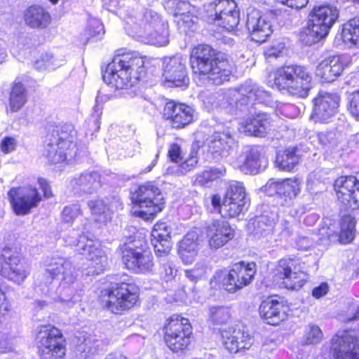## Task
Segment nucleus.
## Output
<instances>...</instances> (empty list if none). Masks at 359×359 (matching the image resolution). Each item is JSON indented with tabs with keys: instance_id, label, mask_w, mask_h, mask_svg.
<instances>
[{
	"instance_id": "nucleus-1",
	"label": "nucleus",
	"mask_w": 359,
	"mask_h": 359,
	"mask_svg": "<svg viewBox=\"0 0 359 359\" xmlns=\"http://www.w3.org/2000/svg\"><path fill=\"white\" fill-rule=\"evenodd\" d=\"M270 101L269 92L248 81L238 88L229 90L227 93L210 96L205 103L211 109H220L226 114L238 116L249 111L250 106L255 102L267 104Z\"/></svg>"
},
{
	"instance_id": "nucleus-2",
	"label": "nucleus",
	"mask_w": 359,
	"mask_h": 359,
	"mask_svg": "<svg viewBox=\"0 0 359 359\" xmlns=\"http://www.w3.org/2000/svg\"><path fill=\"white\" fill-rule=\"evenodd\" d=\"M190 64L195 76L203 82H212L215 85L229 81L231 67L226 59L221 58L211 46L200 44L191 53Z\"/></svg>"
},
{
	"instance_id": "nucleus-3",
	"label": "nucleus",
	"mask_w": 359,
	"mask_h": 359,
	"mask_svg": "<svg viewBox=\"0 0 359 359\" xmlns=\"http://www.w3.org/2000/svg\"><path fill=\"white\" fill-rule=\"evenodd\" d=\"M144 73V57L130 52L116 55L102 72V78L108 85L123 89L134 86Z\"/></svg>"
},
{
	"instance_id": "nucleus-4",
	"label": "nucleus",
	"mask_w": 359,
	"mask_h": 359,
	"mask_svg": "<svg viewBox=\"0 0 359 359\" xmlns=\"http://www.w3.org/2000/svg\"><path fill=\"white\" fill-rule=\"evenodd\" d=\"M44 276L47 283L54 280L60 281L59 299L68 306L81 301V293L76 291L72 285L76 280L77 273L72 264L60 257L47 258L45 261Z\"/></svg>"
},
{
	"instance_id": "nucleus-5",
	"label": "nucleus",
	"mask_w": 359,
	"mask_h": 359,
	"mask_svg": "<svg viewBox=\"0 0 359 359\" xmlns=\"http://www.w3.org/2000/svg\"><path fill=\"white\" fill-rule=\"evenodd\" d=\"M76 132L72 125L57 127L47 137L43 155L51 163L71 160L76 155Z\"/></svg>"
},
{
	"instance_id": "nucleus-6",
	"label": "nucleus",
	"mask_w": 359,
	"mask_h": 359,
	"mask_svg": "<svg viewBox=\"0 0 359 359\" xmlns=\"http://www.w3.org/2000/svg\"><path fill=\"white\" fill-rule=\"evenodd\" d=\"M312 76L307 69L299 65H288L275 72L274 84L280 89L299 97H306L311 88Z\"/></svg>"
},
{
	"instance_id": "nucleus-7",
	"label": "nucleus",
	"mask_w": 359,
	"mask_h": 359,
	"mask_svg": "<svg viewBox=\"0 0 359 359\" xmlns=\"http://www.w3.org/2000/svg\"><path fill=\"white\" fill-rule=\"evenodd\" d=\"M256 271L255 262L245 264L244 262H241L234 264L229 271H216L213 278L221 282L226 291L235 292L252 282Z\"/></svg>"
},
{
	"instance_id": "nucleus-8",
	"label": "nucleus",
	"mask_w": 359,
	"mask_h": 359,
	"mask_svg": "<svg viewBox=\"0 0 359 359\" xmlns=\"http://www.w3.org/2000/svg\"><path fill=\"white\" fill-rule=\"evenodd\" d=\"M339 15L336 7L322 5L313 8L309 15L305 34L312 38V42H317L327 35Z\"/></svg>"
},
{
	"instance_id": "nucleus-9",
	"label": "nucleus",
	"mask_w": 359,
	"mask_h": 359,
	"mask_svg": "<svg viewBox=\"0 0 359 359\" xmlns=\"http://www.w3.org/2000/svg\"><path fill=\"white\" fill-rule=\"evenodd\" d=\"M36 344L41 359H63L65 341L60 330L51 326L40 327L36 335Z\"/></svg>"
},
{
	"instance_id": "nucleus-10",
	"label": "nucleus",
	"mask_w": 359,
	"mask_h": 359,
	"mask_svg": "<svg viewBox=\"0 0 359 359\" xmlns=\"http://www.w3.org/2000/svg\"><path fill=\"white\" fill-rule=\"evenodd\" d=\"M106 294L108 299L105 306L114 313H120L134 306L138 299L139 289L132 283H115Z\"/></svg>"
},
{
	"instance_id": "nucleus-11",
	"label": "nucleus",
	"mask_w": 359,
	"mask_h": 359,
	"mask_svg": "<svg viewBox=\"0 0 359 359\" xmlns=\"http://www.w3.org/2000/svg\"><path fill=\"white\" fill-rule=\"evenodd\" d=\"M165 341L173 352L184 350L190 344L191 326L187 318L172 316L164 327Z\"/></svg>"
},
{
	"instance_id": "nucleus-12",
	"label": "nucleus",
	"mask_w": 359,
	"mask_h": 359,
	"mask_svg": "<svg viewBox=\"0 0 359 359\" xmlns=\"http://www.w3.org/2000/svg\"><path fill=\"white\" fill-rule=\"evenodd\" d=\"M138 36L147 40V43L162 46L168 43V25L161 17L153 11H146L139 31Z\"/></svg>"
},
{
	"instance_id": "nucleus-13",
	"label": "nucleus",
	"mask_w": 359,
	"mask_h": 359,
	"mask_svg": "<svg viewBox=\"0 0 359 359\" xmlns=\"http://www.w3.org/2000/svg\"><path fill=\"white\" fill-rule=\"evenodd\" d=\"M160 196V189L154 183L148 182L139 185L132 194V201L140 208L147 210L139 211L138 215L141 217L154 216L161 212L163 203Z\"/></svg>"
},
{
	"instance_id": "nucleus-14",
	"label": "nucleus",
	"mask_w": 359,
	"mask_h": 359,
	"mask_svg": "<svg viewBox=\"0 0 359 359\" xmlns=\"http://www.w3.org/2000/svg\"><path fill=\"white\" fill-rule=\"evenodd\" d=\"M337 198L345 210L359 208V180L354 176H341L334 183Z\"/></svg>"
},
{
	"instance_id": "nucleus-15",
	"label": "nucleus",
	"mask_w": 359,
	"mask_h": 359,
	"mask_svg": "<svg viewBox=\"0 0 359 359\" xmlns=\"http://www.w3.org/2000/svg\"><path fill=\"white\" fill-rule=\"evenodd\" d=\"M8 199L13 211L18 215H25L38 206L41 196L35 187L31 186L12 188L8 191Z\"/></svg>"
},
{
	"instance_id": "nucleus-16",
	"label": "nucleus",
	"mask_w": 359,
	"mask_h": 359,
	"mask_svg": "<svg viewBox=\"0 0 359 359\" xmlns=\"http://www.w3.org/2000/svg\"><path fill=\"white\" fill-rule=\"evenodd\" d=\"M277 271L280 278L284 280L285 287L290 290L301 288L306 280L307 276L302 271V262L295 257L281 259L278 262Z\"/></svg>"
},
{
	"instance_id": "nucleus-17",
	"label": "nucleus",
	"mask_w": 359,
	"mask_h": 359,
	"mask_svg": "<svg viewBox=\"0 0 359 359\" xmlns=\"http://www.w3.org/2000/svg\"><path fill=\"white\" fill-rule=\"evenodd\" d=\"M210 6L215 11L214 21L217 25L228 31L238 26L240 14L233 0H215Z\"/></svg>"
},
{
	"instance_id": "nucleus-18",
	"label": "nucleus",
	"mask_w": 359,
	"mask_h": 359,
	"mask_svg": "<svg viewBox=\"0 0 359 359\" xmlns=\"http://www.w3.org/2000/svg\"><path fill=\"white\" fill-rule=\"evenodd\" d=\"M76 247L77 251L90 262V266L93 269L90 271L92 273L99 274L106 269L108 265L107 255L95 241L82 235L79 236Z\"/></svg>"
},
{
	"instance_id": "nucleus-19",
	"label": "nucleus",
	"mask_w": 359,
	"mask_h": 359,
	"mask_svg": "<svg viewBox=\"0 0 359 359\" xmlns=\"http://www.w3.org/2000/svg\"><path fill=\"white\" fill-rule=\"evenodd\" d=\"M332 348L337 359H359V330L336 335Z\"/></svg>"
},
{
	"instance_id": "nucleus-20",
	"label": "nucleus",
	"mask_w": 359,
	"mask_h": 359,
	"mask_svg": "<svg viewBox=\"0 0 359 359\" xmlns=\"http://www.w3.org/2000/svg\"><path fill=\"white\" fill-rule=\"evenodd\" d=\"M265 191L269 194H276L278 203L282 206L290 205L292 200L295 198L301 191L300 182L296 179H285L283 181H269L265 185Z\"/></svg>"
},
{
	"instance_id": "nucleus-21",
	"label": "nucleus",
	"mask_w": 359,
	"mask_h": 359,
	"mask_svg": "<svg viewBox=\"0 0 359 359\" xmlns=\"http://www.w3.org/2000/svg\"><path fill=\"white\" fill-rule=\"evenodd\" d=\"M123 262L126 268L136 273H144L152 270L153 257L148 251H140L125 245L122 250Z\"/></svg>"
},
{
	"instance_id": "nucleus-22",
	"label": "nucleus",
	"mask_w": 359,
	"mask_h": 359,
	"mask_svg": "<svg viewBox=\"0 0 359 359\" xmlns=\"http://www.w3.org/2000/svg\"><path fill=\"white\" fill-rule=\"evenodd\" d=\"M163 116L174 128H182L194 120V110L189 106L172 100L165 103Z\"/></svg>"
},
{
	"instance_id": "nucleus-23",
	"label": "nucleus",
	"mask_w": 359,
	"mask_h": 359,
	"mask_svg": "<svg viewBox=\"0 0 359 359\" xmlns=\"http://www.w3.org/2000/svg\"><path fill=\"white\" fill-rule=\"evenodd\" d=\"M163 75L166 82L175 86L187 85L189 79L187 76L185 60L180 55L165 58L163 62Z\"/></svg>"
},
{
	"instance_id": "nucleus-24",
	"label": "nucleus",
	"mask_w": 359,
	"mask_h": 359,
	"mask_svg": "<svg viewBox=\"0 0 359 359\" xmlns=\"http://www.w3.org/2000/svg\"><path fill=\"white\" fill-rule=\"evenodd\" d=\"M206 237L212 249L224 246L234 237V231L224 220H213L206 227Z\"/></svg>"
},
{
	"instance_id": "nucleus-25",
	"label": "nucleus",
	"mask_w": 359,
	"mask_h": 359,
	"mask_svg": "<svg viewBox=\"0 0 359 359\" xmlns=\"http://www.w3.org/2000/svg\"><path fill=\"white\" fill-rule=\"evenodd\" d=\"M246 27L252 39L259 43L264 42L272 34L271 22L257 10H252L248 13Z\"/></svg>"
},
{
	"instance_id": "nucleus-26",
	"label": "nucleus",
	"mask_w": 359,
	"mask_h": 359,
	"mask_svg": "<svg viewBox=\"0 0 359 359\" xmlns=\"http://www.w3.org/2000/svg\"><path fill=\"white\" fill-rule=\"evenodd\" d=\"M345 67L341 57L339 55L329 56L317 65L315 74L322 82L331 83L342 74Z\"/></svg>"
},
{
	"instance_id": "nucleus-27",
	"label": "nucleus",
	"mask_w": 359,
	"mask_h": 359,
	"mask_svg": "<svg viewBox=\"0 0 359 359\" xmlns=\"http://www.w3.org/2000/svg\"><path fill=\"white\" fill-rule=\"evenodd\" d=\"M275 219L267 215L257 217L252 223L254 237L261 241L264 246L273 245L276 239L274 235Z\"/></svg>"
},
{
	"instance_id": "nucleus-28",
	"label": "nucleus",
	"mask_w": 359,
	"mask_h": 359,
	"mask_svg": "<svg viewBox=\"0 0 359 359\" xmlns=\"http://www.w3.org/2000/svg\"><path fill=\"white\" fill-rule=\"evenodd\" d=\"M340 97L337 94L325 93L315 99L313 108L314 117L321 121H325L337 111Z\"/></svg>"
},
{
	"instance_id": "nucleus-29",
	"label": "nucleus",
	"mask_w": 359,
	"mask_h": 359,
	"mask_svg": "<svg viewBox=\"0 0 359 359\" xmlns=\"http://www.w3.org/2000/svg\"><path fill=\"white\" fill-rule=\"evenodd\" d=\"M260 161L259 148L255 146H246L237 157L235 165L246 174H255L260 168Z\"/></svg>"
},
{
	"instance_id": "nucleus-30",
	"label": "nucleus",
	"mask_w": 359,
	"mask_h": 359,
	"mask_svg": "<svg viewBox=\"0 0 359 359\" xmlns=\"http://www.w3.org/2000/svg\"><path fill=\"white\" fill-rule=\"evenodd\" d=\"M223 344L230 353H237L239 350L248 349L252 339L248 333L241 330L222 331Z\"/></svg>"
},
{
	"instance_id": "nucleus-31",
	"label": "nucleus",
	"mask_w": 359,
	"mask_h": 359,
	"mask_svg": "<svg viewBox=\"0 0 359 359\" xmlns=\"http://www.w3.org/2000/svg\"><path fill=\"white\" fill-rule=\"evenodd\" d=\"M236 145V141L229 129L225 131L215 132L209 143V149L212 153L217 154L222 157L228 156L231 151Z\"/></svg>"
},
{
	"instance_id": "nucleus-32",
	"label": "nucleus",
	"mask_w": 359,
	"mask_h": 359,
	"mask_svg": "<svg viewBox=\"0 0 359 359\" xmlns=\"http://www.w3.org/2000/svg\"><path fill=\"white\" fill-rule=\"evenodd\" d=\"M245 133L263 136L271 129V118L266 113L259 112L248 117L242 123Z\"/></svg>"
},
{
	"instance_id": "nucleus-33",
	"label": "nucleus",
	"mask_w": 359,
	"mask_h": 359,
	"mask_svg": "<svg viewBox=\"0 0 359 359\" xmlns=\"http://www.w3.org/2000/svg\"><path fill=\"white\" fill-rule=\"evenodd\" d=\"M259 314L266 323L272 325L279 324L285 319V306L275 299H266L259 306Z\"/></svg>"
},
{
	"instance_id": "nucleus-34",
	"label": "nucleus",
	"mask_w": 359,
	"mask_h": 359,
	"mask_svg": "<svg viewBox=\"0 0 359 359\" xmlns=\"http://www.w3.org/2000/svg\"><path fill=\"white\" fill-rule=\"evenodd\" d=\"M100 178L96 172H84L72 179L70 184L76 193L92 194L100 187Z\"/></svg>"
},
{
	"instance_id": "nucleus-35",
	"label": "nucleus",
	"mask_w": 359,
	"mask_h": 359,
	"mask_svg": "<svg viewBox=\"0 0 359 359\" xmlns=\"http://www.w3.org/2000/svg\"><path fill=\"white\" fill-rule=\"evenodd\" d=\"M25 24L34 29H45L51 22L50 13L40 6H31L24 13Z\"/></svg>"
},
{
	"instance_id": "nucleus-36",
	"label": "nucleus",
	"mask_w": 359,
	"mask_h": 359,
	"mask_svg": "<svg viewBox=\"0 0 359 359\" xmlns=\"http://www.w3.org/2000/svg\"><path fill=\"white\" fill-rule=\"evenodd\" d=\"M0 273L3 277L15 283L20 284L27 277L29 269L27 265L23 261H21L14 264H3Z\"/></svg>"
},
{
	"instance_id": "nucleus-37",
	"label": "nucleus",
	"mask_w": 359,
	"mask_h": 359,
	"mask_svg": "<svg viewBox=\"0 0 359 359\" xmlns=\"http://www.w3.org/2000/svg\"><path fill=\"white\" fill-rule=\"evenodd\" d=\"M103 344L93 337L84 339L83 341L76 348V355L77 359H92L98 353L100 348L102 349Z\"/></svg>"
},
{
	"instance_id": "nucleus-38",
	"label": "nucleus",
	"mask_w": 359,
	"mask_h": 359,
	"mask_svg": "<svg viewBox=\"0 0 359 359\" xmlns=\"http://www.w3.org/2000/svg\"><path fill=\"white\" fill-rule=\"evenodd\" d=\"M294 147L279 151L276 156V166L282 170L290 171L299 161V155Z\"/></svg>"
},
{
	"instance_id": "nucleus-39",
	"label": "nucleus",
	"mask_w": 359,
	"mask_h": 359,
	"mask_svg": "<svg viewBox=\"0 0 359 359\" xmlns=\"http://www.w3.org/2000/svg\"><path fill=\"white\" fill-rule=\"evenodd\" d=\"M27 93L24 85L15 82L9 97V106L13 112L18 111L27 102Z\"/></svg>"
},
{
	"instance_id": "nucleus-40",
	"label": "nucleus",
	"mask_w": 359,
	"mask_h": 359,
	"mask_svg": "<svg viewBox=\"0 0 359 359\" xmlns=\"http://www.w3.org/2000/svg\"><path fill=\"white\" fill-rule=\"evenodd\" d=\"M88 206L95 222L106 223L111 219V212L102 200L97 198L89 201Z\"/></svg>"
},
{
	"instance_id": "nucleus-41",
	"label": "nucleus",
	"mask_w": 359,
	"mask_h": 359,
	"mask_svg": "<svg viewBox=\"0 0 359 359\" xmlns=\"http://www.w3.org/2000/svg\"><path fill=\"white\" fill-rule=\"evenodd\" d=\"M341 36L346 43L359 44V16L349 20L344 25Z\"/></svg>"
},
{
	"instance_id": "nucleus-42",
	"label": "nucleus",
	"mask_w": 359,
	"mask_h": 359,
	"mask_svg": "<svg viewBox=\"0 0 359 359\" xmlns=\"http://www.w3.org/2000/svg\"><path fill=\"white\" fill-rule=\"evenodd\" d=\"M226 173V169L222 166L219 168H210L203 170L195 177L194 183L198 186H208L212 182L223 177Z\"/></svg>"
},
{
	"instance_id": "nucleus-43",
	"label": "nucleus",
	"mask_w": 359,
	"mask_h": 359,
	"mask_svg": "<svg viewBox=\"0 0 359 359\" xmlns=\"http://www.w3.org/2000/svg\"><path fill=\"white\" fill-rule=\"evenodd\" d=\"M355 220L350 215H345L342 217L341 224V232L339 241L346 244L351 243L355 235Z\"/></svg>"
},
{
	"instance_id": "nucleus-44",
	"label": "nucleus",
	"mask_w": 359,
	"mask_h": 359,
	"mask_svg": "<svg viewBox=\"0 0 359 359\" xmlns=\"http://www.w3.org/2000/svg\"><path fill=\"white\" fill-rule=\"evenodd\" d=\"M224 198L234 201L245 202L249 204V199L246 196L245 189L243 183L239 182H231L226 191Z\"/></svg>"
},
{
	"instance_id": "nucleus-45",
	"label": "nucleus",
	"mask_w": 359,
	"mask_h": 359,
	"mask_svg": "<svg viewBox=\"0 0 359 359\" xmlns=\"http://www.w3.org/2000/svg\"><path fill=\"white\" fill-rule=\"evenodd\" d=\"M249 204L224 198L222 205L223 217H235L240 215Z\"/></svg>"
},
{
	"instance_id": "nucleus-46",
	"label": "nucleus",
	"mask_w": 359,
	"mask_h": 359,
	"mask_svg": "<svg viewBox=\"0 0 359 359\" xmlns=\"http://www.w3.org/2000/svg\"><path fill=\"white\" fill-rule=\"evenodd\" d=\"M165 8L175 18L183 14L191 13L193 9L188 1L181 0H168L165 4Z\"/></svg>"
},
{
	"instance_id": "nucleus-47",
	"label": "nucleus",
	"mask_w": 359,
	"mask_h": 359,
	"mask_svg": "<svg viewBox=\"0 0 359 359\" xmlns=\"http://www.w3.org/2000/svg\"><path fill=\"white\" fill-rule=\"evenodd\" d=\"M0 261L1 266L3 264H10L18 263L22 261L20 249L17 246L6 245L3 249L0 255Z\"/></svg>"
},
{
	"instance_id": "nucleus-48",
	"label": "nucleus",
	"mask_w": 359,
	"mask_h": 359,
	"mask_svg": "<svg viewBox=\"0 0 359 359\" xmlns=\"http://www.w3.org/2000/svg\"><path fill=\"white\" fill-rule=\"evenodd\" d=\"M230 318L231 313L228 307L212 306L209 309V319L213 324H225Z\"/></svg>"
},
{
	"instance_id": "nucleus-49",
	"label": "nucleus",
	"mask_w": 359,
	"mask_h": 359,
	"mask_svg": "<svg viewBox=\"0 0 359 359\" xmlns=\"http://www.w3.org/2000/svg\"><path fill=\"white\" fill-rule=\"evenodd\" d=\"M323 334L320 328L313 324H309L304 330L303 342L305 344H316L322 341Z\"/></svg>"
},
{
	"instance_id": "nucleus-50",
	"label": "nucleus",
	"mask_w": 359,
	"mask_h": 359,
	"mask_svg": "<svg viewBox=\"0 0 359 359\" xmlns=\"http://www.w3.org/2000/svg\"><path fill=\"white\" fill-rule=\"evenodd\" d=\"M156 255L161 259H167L169 255L172 245L170 241L161 240L157 238L151 239Z\"/></svg>"
},
{
	"instance_id": "nucleus-51",
	"label": "nucleus",
	"mask_w": 359,
	"mask_h": 359,
	"mask_svg": "<svg viewBox=\"0 0 359 359\" xmlns=\"http://www.w3.org/2000/svg\"><path fill=\"white\" fill-rule=\"evenodd\" d=\"M198 157L191 154L189 158L176 166L175 172L178 175H184L194 170L198 163Z\"/></svg>"
},
{
	"instance_id": "nucleus-52",
	"label": "nucleus",
	"mask_w": 359,
	"mask_h": 359,
	"mask_svg": "<svg viewBox=\"0 0 359 359\" xmlns=\"http://www.w3.org/2000/svg\"><path fill=\"white\" fill-rule=\"evenodd\" d=\"M58 66L53 56L47 53L42 55L35 62V67L39 70H54Z\"/></svg>"
},
{
	"instance_id": "nucleus-53",
	"label": "nucleus",
	"mask_w": 359,
	"mask_h": 359,
	"mask_svg": "<svg viewBox=\"0 0 359 359\" xmlns=\"http://www.w3.org/2000/svg\"><path fill=\"white\" fill-rule=\"evenodd\" d=\"M198 250L197 236L193 233H188L180 241L179 251L194 252Z\"/></svg>"
},
{
	"instance_id": "nucleus-54",
	"label": "nucleus",
	"mask_w": 359,
	"mask_h": 359,
	"mask_svg": "<svg viewBox=\"0 0 359 359\" xmlns=\"http://www.w3.org/2000/svg\"><path fill=\"white\" fill-rule=\"evenodd\" d=\"M186 277L192 282L196 283L206 275L207 269L203 264L197 263L193 269L184 271Z\"/></svg>"
},
{
	"instance_id": "nucleus-55",
	"label": "nucleus",
	"mask_w": 359,
	"mask_h": 359,
	"mask_svg": "<svg viewBox=\"0 0 359 359\" xmlns=\"http://www.w3.org/2000/svg\"><path fill=\"white\" fill-rule=\"evenodd\" d=\"M276 114L289 118H294L300 114L299 107L292 104H281L276 108Z\"/></svg>"
},
{
	"instance_id": "nucleus-56",
	"label": "nucleus",
	"mask_w": 359,
	"mask_h": 359,
	"mask_svg": "<svg viewBox=\"0 0 359 359\" xmlns=\"http://www.w3.org/2000/svg\"><path fill=\"white\" fill-rule=\"evenodd\" d=\"M161 274L163 276L164 278L168 281L171 280L175 275L177 270L175 265L170 258L161 259Z\"/></svg>"
},
{
	"instance_id": "nucleus-57",
	"label": "nucleus",
	"mask_w": 359,
	"mask_h": 359,
	"mask_svg": "<svg viewBox=\"0 0 359 359\" xmlns=\"http://www.w3.org/2000/svg\"><path fill=\"white\" fill-rule=\"evenodd\" d=\"M80 213L81 208L77 204L65 206L62 212V219L64 222L72 224Z\"/></svg>"
},
{
	"instance_id": "nucleus-58",
	"label": "nucleus",
	"mask_w": 359,
	"mask_h": 359,
	"mask_svg": "<svg viewBox=\"0 0 359 359\" xmlns=\"http://www.w3.org/2000/svg\"><path fill=\"white\" fill-rule=\"evenodd\" d=\"M179 29L182 32H187L191 29L194 25V17L191 13H186L175 18Z\"/></svg>"
},
{
	"instance_id": "nucleus-59",
	"label": "nucleus",
	"mask_w": 359,
	"mask_h": 359,
	"mask_svg": "<svg viewBox=\"0 0 359 359\" xmlns=\"http://www.w3.org/2000/svg\"><path fill=\"white\" fill-rule=\"evenodd\" d=\"M170 231L165 222L156 223L151 231V236L153 238L170 241Z\"/></svg>"
},
{
	"instance_id": "nucleus-60",
	"label": "nucleus",
	"mask_w": 359,
	"mask_h": 359,
	"mask_svg": "<svg viewBox=\"0 0 359 359\" xmlns=\"http://www.w3.org/2000/svg\"><path fill=\"white\" fill-rule=\"evenodd\" d=\"M348 109L359 121V89L350 93L348 97Z\"/></svg>"
},
{
	"instance_id": "nucleus-61",
	"label": "nucleus",
	"mask_w": 359,
	"mask_h": 359,
	"mask_svg": "<svg viewBox=\"0 0 359 359\" xmlns=\"http://www.w3.org/2000/svg\"><path fill=\"white\" fill-rule=\"evenodd\" d=\"M168 156L170 160L177 163L182 160V150L181 147L177 143H172L168 149Z\"/></svg>"
},
{
	"instance_id": "nucleus-62",
	"label": "nucleus",
	"mask_w": 359,
	"mask_h": 359,
	"mask_svg": "<svg viewBox=\"0 0 359 359\" xmlns=\"http://www.w3.org/2000/svg\"><path fill=\"white\" fill-rule=\"evenodd\" d=\"M277 3L290 8L299 10L306 7L309 0H277Z\"/></svg>"
},
{
	"instance_id": "nucleus-63",
	"label": "nucleus",
	"mask_w": 359,
	"mask_h": 359,
	"mask_svg": "<svg viewBox=\"0 0 359 359\" xmlns=\"http://www.w3.org/2000/svg\"><path fill=\"white\" fill-rule=\"evenodd\" d=\"M16 141L13 137H5L1 142V150L4 154H8L15 149Z\"/></svg>"
},
{
	"instance_id": "nucleus-64",
	"label": "nucleus",
	"mask_w": 359,
	"mask_h": 359,
	"mask_svg": "<svg viewBox=\"0 0 359 359\" xmlns=\"http://www.w3.org/2000/svg\"><path fill=\"white\" fill-rule=\"evenodd\" d=\"M287 212L294 218H299L306 212V207L301 205L288 207Z\"/></svg>"
}]
</instances>
